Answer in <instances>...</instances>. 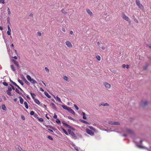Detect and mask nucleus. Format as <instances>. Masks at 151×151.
I'll list each match as a JSON object with an SVG mask.
<instances>
[{
  "instance_id": "obj_46",
  "label": "nucleus",
  "mask_w": 151,
  "mask_h": 151,
  "mask_svg": "<svg viewBox=\"0 0 151 151\" xmlns=\"http://www.w3.org/2000/svg\"><path fill=\"white\" fill-rule=\"evenodd\" d=\"M45 126L48 128L53 129V127L50 125H45Z\"/></svg>"
},
{
  "instance_id": "obj_7",
  "label": "nucleus",
  "mask_w": 151,
  "mask_h": 151,
  "mask_svg": "<svg viewBox=\"0 0 151 151\" xmlns=\"http://www.w3.org/2000/svg\"><path fill=\"white\" fill-rule=\"evenodd\" d=\"M136 146L139 148L145 149L147 150L148 151H151V148L150 149H149L146 147H144L142 145H138L137 144H136Z\"/></svg>"
},
{
  "instance_id": "obj_49",
  "label": "nucleus",
  "mask_w": 151,
  "mask_h": 151,
  "mask_svg": "<svg viewBox=\"0 0 151 151\" xmlns=\"http://www.w3.org/2000/svg\"><path fill=\"white\" fill-rule=\"evenodd\" d=\"M114 122V121H109V124H111L113 125Z\"/></svg>"
},
{
  "instance_id": "obj_33",
  "label": "nucleus",
  "mask_w": 151,
  "mask_h": 151,
  "mask_svg": "<svg viewBox=\"0 0 151 151\" xmlns=\"http://www.w3.org/2000/svg\"><path fill=\"white\" fill-rule=\"evenodd\" d=\"M96 58H97V60L99 61H100L101 60V57L99 55H96Z\"/></svg>"
},
{
  "instance_id": "obj_45",
  "label": "nucleus",
  "mask_w": 151,
  "mask_h": 151,
  "mask_svg": "<svg viewBox=\"0 0 151 151\" xmlns=\"http://www.w3.org/2000/svg\"><path fill=\"white\" fill-rule=\"evenodd\" d=\"M66 127H67L69 129H72V127L70 126L68 124H66Z\"/></svg>"
},
{
  "instance_id": "obj_41",
  "label": "nucleus",
  "mask_w": 151,
  "mask_h": 151,
  "mask_svg": "<svg viewBox=\"0 0 151 151\" xmlns=\"http://www.w3.org/2000/svg\"><path fill=\"white\" fill-rule=\"evenodd\" d=\"M15 91L16 92H17V93H18L19 94H22V93H21L19 92V90L17 89L16 88L15 89Z\"/></svg>"
},
{
  "instance_id": "obj_50",
  "label": "nucleus",
  "mask_w": 151,
  "mask_h": 151,
  "mask_svg": "<svg viewBox=\"0 0 151 151\" xmlns=\"http://www.w3.org/2000/svg\"><path fill=\"white\" fill-rule=\"evenodd\" d=\"M74 106L77 110H78L79 109L78 107L76 105L74 104Z\"/></svg>"
},
{
  "instance_id": "obj_9",
  "label": "nucleus",
  "mask_w": 151,
  "mask_h": 151,
  "mask_svg": "<svg viewBox=\"0 0 151 151\" xmlns=\"http://www.w3.org/2000/svg\"><path fill=\"white\" fill-rule=\"evenodd\" d=\"M8 31L7 32V34L8 35H11V30L10 27L9 25H8L7 26Z\"/></svg>"
},
{
  "instance_id": "obj_19",
  "label": "nucleus",
  "mask_w": 151,
  "mask_h": 151,
  "mask_svg": "<svg viewBox=\"0 0 151 151\" xmlns=\"http://www.w3.org/2000/svg\"><path fill=\"white\" fill-rule=\"evenodd\" d=\"M44 94L47 98H51V96L46 91L44 92Z\"/></svg>"
},
{
  "instance_id": "obj_58",
  "label": "nucleus",
  "mask_w": 151,
  "mask_h": 151,
  "mask_svg": "<svg viewBox=\"0 0 151 151\" xmlns=\"http://www.w3.org/2000/svg\"><path fill=\"white\" fill-rule=\"evenodd\" d=\"M41 82L44 84V85L45 86H46V84H45V83L43 81H41Z\"/></svg>"
},
{
  "instance_id": "obj_1",
  "label": "nucleus",
  "mask_w": 151,
  "mask_h": 151,
  "mask_svg": "<svg viewBox=\"0 0 151 151\" xmlns=\"http://www.w3.org/2000/svg\"><path fill=\"white\" fill-rule=\"evenodd\" d=\"M26 78L32 84H37V83L36 81L33 79V78H31V76L29 75H27L26 76Z\"/></svg>"
},
{
  "instance_id": "obj_29",
  "label": "nucleus",
  "mask_w": 151,
  "mask_h": 151,
  "mask_svg": "<svg viewBox=\"0 0 151 151\" xmlns=\"http://www.w3.org/2000/svg\"><path fill=\"white\" fill-rule=\"evenodd\" d=\"M10 67L12 71H15V69L13 65H10Z\"/></svg>"
},
{
  "instance_id": "obj_57",
  "label": "nucleus",
  "mask_w": 151,
  "mask_h": 151,
  "mask_svg": "<svg viewBox=\"0 0 151 151\" xmlns=\"http://www.w3.org/2000/svg\"><path fill=\"white\" fill-rule=\"evenodd\" d=\"M17 87L22 92H24L23 91L19 86Z\"/></svg>"
},
{
  "instance_id": "obj_2",
  "label": "nucleus",
  "mask_w": 151,
  "mask_h": 151,
  "mask_svg": "<svg viewBox=\"0 0 151 151\" xmlns=\"http://www.w3.org/2000/svg\"><path fill=\"white\" fill-rule=\"evenodd\" d=\"M122 17L123 19L128 21L129 23H130L131 21L129 19L127 16H126L124 14H123L122 15Z\"/></svg>"
},
{
  "instance_id": "obj_35",
  "label": "nucleus",
  "mask_w": 151,
  "mask_h": 151,
  "mask_svg": "<svg viewBox=\"0 0 151 151\" xmlns=\"http://www.w3.org/2000/svg\"><path fill=\"white\" fill-rule=\"evenodd\" d=\"M45 71L48 73H49L50 70L47 67H45Z\"/></svg>"
},
{
  "instance_id": "obj_42",
  "label": "nucleus",
  "mask_w": 151,
  "mask_h": 151,
  "mask_svg": "<svg viewBox=\"0 0 151 151\" xmlns=\"http://www.w3.org/2000/svg\"><path fill=\"white\" fill-rule=\"evenodd\" d=\"M7 11L8 12V14L10 15L11 14V12L10 11L9 8V7L7 8Z\"/></svg>"
},
{
  "instance_id": "obj_64",
  "label": "nucleus",
  "mask_w": 151,
  "mask_h": 151,
  "mask_svg": "<svg viewBox=\"0 0 151 151\" xmlns=\"http://www.w3.org/2000/svg\"><path fill=\"white\" fill-rule=\"evenodd\" d=\"M126 65L125 64H123L122 65V67L123 68H126Z\"/></svg>"
},
{
  "instance_id": "obj_6",
  "label": "nucleus",
  "mask_w": 151,
  "mask_h": 151,
  "mask_svg": "<svg viewBox=\"0 0 151 151\" xmlns=\"http://www.w3.org/2000/svg\"><path fill=\"white\" fill-rule=\"evenodd\" d=\"M65 43L66 45L68 47L70 48L72 47V44L69 41H66Z\"/></svg>"
},
{
  "instance_id": "obj_11",
  "label": "nucleus",
  "mask_w": 151,
  "mask_h": 151,
  "mask_svg": "<svg viewBox=\"0 0 151 151\" xmlns=\"http://www.w3.org/2000/svg\"><path fill=\"white\" fill-rule=\"evenodd\" d=\"M148 104V102L146 101H142L141 104V105L142 106H145L147 105Z\"/></svg>"
},
{
  "instance_id": "obj_62",
  "label": "nucleus",
  "mask_w": 151,
  "mask_h": 151,
  "mask_svg": "<svg viewBox=\"0 0 151 151\" xmlns=\"http://www.w3.org/2000/svg\"><path fill=\"white\" fill-rule=\"evenodd\" d=\"M62 30L64 32H65V28H62Z\"/></svg>"
},
{
  "instance_id": "obj_52",
  "label": "nucleus",
  "mask_w": 151,
  "mask_h": 151,
  "mask_svg": "<svg viewBox=\"0 0 151 151\" xmlns=\"http://www.w3.org/2000/svg\"><path fill=\"white\" fill-rule=\"evenodd\" d=\"M12 83L14 85H15L16 86V87H17L18 86V85H17V84L14 82H13V81H12Z\"/></svg>"
},
{
  "instance_id": "obj_15",
  "label": "nucleus",
  "mask_w": 151,
  "mask_h": 151,
  "mask_svg": "<svg viewBox=\"0 0 151 151\" xmlns=\"http://www.w3.org/2000/svg\"><path fill=\"white\" fill-rule=\"evenodd\" d=\"M50 105L52 108L54 109H56V107L55 104L53 103H51L50 104Z\"/></svg>"
},
{
  "instance_id": "obj_39",
  "label": "nucleus",
  "mask_w": 151,
  "mask_h": 151,
  "mask_svg": "<svg viewBox=\"0 0 151 151\" xmlns=\"http://www.w3.org/2000/svg\"><path fill=\"white\" fill-rule=\"evenodd\" d=\"M35 113L33 111H31L30 112V114L31 115H34Z\"/></svg>"
},
{
  "instance_id": "obj_12",
  "label": "nucleus",
  "mask_w": 151,
  "mask_h": 151,
  "mask_svg": "<svg viewBox=\"0 0 151 151\" xmlns=\"http://www.w3.org/2000/svg\"><path fill=\"white\" fill-rule=\"evenodd\" d=\"M67 111L73 115L75 114L74 111L70 107L69 108Z\"/></svg>"
},
{
  "instance_id": "obj_54",
  "label": "nucleus",
  "mask_w": 151,
  "mask_h": 151,
  "mask_svg": "<svg viewBox=\"0 0 151 151\" xmlns=\"http://www.w3.org/2000/svg\"><path fill=\"white\" fill-rule=\"evenodd\" d=\"M12 90V89L10 87H8V90L7 91H11Z\"/></svg>"
},
{
  "instance_id": "obj_40",
  "label": "nucleus",
  "mask_w": 151,
  "mask_h": 151,
  "mask_svg": "<svg viewBox=\"0 0 151 151\" xmlns=\"http://www.w3.org/2000/svg\"><path fill=\"white\" fill-rule=\"evenodd\" d=\"M5 0H0V3H2L3 4H4L5 3V2L4 1Z\"/></svg>"
},
{
  "instance_id": "obj_23",
  "label": "nucleus",
  "mask_w": 151,
  "mask_h": 151,
  "mask_svg": "<svg viewBox=\"0 0 151 151\" xmlns=\"http://www.w3.org/2000/svg\"><path fill=\"white\" fill-rule=\"evenodd\" d=\"M62 106L63 109L67 110H68V109L69 108V107H67L65 105H62Z\"/></svg>"
},
{
  "instance_id": "obj_37",
  "label": "nucleus",
  "mask_w": 151,
  "mask_h": 151,
  "mask_svg": "<svg viewBox=\"0 0 151 151\" xmlns=\"http://www.w3.org/2000/svg\"><path fill=\"white\" fill-rule=\"evenodd\" d=\"M34 116L37 119H39V117H38V115L36 113L34 115Z\"/></svg>"
},
{
  "instance_id": "obj_44",
  "label": "nucleus",
  "mask_w": 151,
  "mask_h": 151,
  "mask_svg": "<svg viewBox=\"0 0 151 151\" xmlns=\"http://www.w3.org/2000/svg\"><path fill=\"white\" fill-rule=\"evenodd\" d=\"M89 127L91 129L94 130V131L95 130V129L92 127L89 126Z\"/></svg>"
},
{
  "instance_id": "obj_51",
  "label": "nucleus",
  "mask_w": 151,
  "mask_h": 151,
  "mask_svg": "<svg viewBox=\"0 0 151 151\" xmlns=\"http://www.w3.org/2000/svg\"><path fill=\"white\" fill-rule=\"evenodd\" d=\"M47 138L49 139H50L51 140H53V138H52V137L51 136H49L47 137Z\"/></svg>"
},
{
  "instance_id": "obj_20",
  "label": "nucleus",
  "mask_w": 151,
  "mask_h": 151,
  "mask_svg": "<svg viewBox=\"0 0 151 151\" xmlns=\"http://www.w3.org/2000/svg\"><path fill=\"white\" fill-rule=\"evenodd\" d=\"M19 101L20 103L21 104H23V102H24V100L22 99V98L21 96H19Z\"/></svg>"
},
{
  "instance_id": "obj_60",
  "label": "nucleus",
  "mask_w": 151,
  "mask_h": 151,
  "mask_svg": "<svg viewBox=\"0 0 151 151\" xmlns=\"http://www.w3.org/2000/svg\"><path fill=\"white\" fill-rule=\"evenodd\" d=\"M10 86H11V87L12 88V89L13 90H15V88H14V87L13 86H12L11 85H10Z\"/></svg>"
},
{
  "instance_id": "obj_31",
  "label": "nucleus",
  "mask_w": 151,
  "mask_h": 151,
  "mask_svg": "<svg viewBox=\"0 0 151 151\" xmlns=\"http://www.w3.org/2000/svg\"><path fill=\"white\" fill-rule=\"evenodd\" d=\"M113 125H120V123L119 122H114Z\"/></svg>"
},
{
  "instance_id": "obj_56",
  "label": "nucleus",
  "mask_w": 151,
  "mask_h": 151,
  "mask_svg": "<svg viewBox=\"0 0 151 151\" xmlns=\"http://www.w3.org/2000/svg\"><path fill=\"white\" fill-rule=\"evenodd\" d=\"M37 35L38 36H41V32H37Z\"/></svg>"
},
{
  "instance_id": "obj_4",
  "label": "nucleus",
  "mask_w": 151,
  "mask_h": 151,
  "mask_svg": "<svg viewBox=\"0 0 151 151\" xmlns=\"http://www.w3.org/2000/svg\"><path fill=\"white\" fill-rule=\"evenodd\" d=\"M136 3L137 5L138 6V7L141 9H143L144 7L143 5L140 3V1L139 0H136Z\"/></svg>"
},
{
  "instance_id": "obj_26",
  "label": "nucleus",
  "mask_w": 151,
  "mask_h": 151,
  "mask_svg": "<svg viewBox=\"0 0 151 151\" xmlns=\"http://www.w3.org/2000/svg\"><path fill=\"white\" fill-rule=\"evenodd\" d=\"M17 148L19 150V151H25V150H24L22 149L21 148V147L19 146H18V147Z\"/></svg>"
},
{
  "instance_id": "obj_32",
  "label": "nucleus",
  "mask_w": 151,
  "mask_h": 151,
  "mask_svg": "<svg viewBox=\"0 0 151 151\" xmlns=\"http://www.w3.org/2000/svg\"><path fill=\"white\" fill-rule=\"evenodd\" d=\"M62 130L64 133L67 135H68V132L65 130L63 128H62Z\"/></svg>"
},
{
  "instance_id": "obj_18",
  "label": "nucleus",
  "mask_w": 151,
  "mask_h": 151,
  "mask_svg": "<svg viewBox=\"0 0 151 151\" xmlns=\"http://www.w3.org/2000/svg\"><path fill=\"white\" fill-rule=\"evenodd\" d=\"M109 104L108 103H106L104 104H101L99 105V106H109Z\"/></svg>"
},
{
  "instance_id": "obj_55",
  "label": "nucleus",
  "mask_w": 151,
  "mask_h": 151,
  "mask_svg": "<svg viewBox=\"0 0 151 151\" xmlns=\"http://www.w3.org/2000/svg\"><path fill=\"white\" fill-rule=\"evenodd\" d=\"M57 116L55 114H54V115L53 116V118L54 119H57Z\"/></svg>"
},
{
  "instance_id": "obj_27",
  "label": "nucleus",
  "mask_w": 151,
  "mask_h": 151,
  "mask_svg": "<svg viewBox=\"0 0 151 151\" xmlns=\"http://www.w3.org/2000/svg\"><path fill=\"white\" fill-rule=\"evenodd\" d=\"M2 109L4 111H6V108L5 106V105L4 104H3L2 105Z\"/></svg>"
},
{
  "instance_id": "obj_30",
  "label": "nucleus",
  "mask_w": 151,
  "mask_h": 151,
  "mask_svg": "<svg viewBox=\"0 0 151 151\" xmlns=\"http://www.w3.org/2000/svg\"><path fill=\"white\" fill-rule=\"evenodd\" d=\"M56 122L58 124H61L60 121L58 119H56Z\"/></svg>"
},
{
  "instance_id": "obj_34",
  "label": "nucleus",
  "mask_w": 151,
  "mask_h": 151,
  "mask_svg": "<svg viewBox=\"0 0 151 151\" xmlns=\"http://www.w3.org/2000/svg\"><path fill=\"white\" fill-rule=\"evenodd\" d=\"M14 64L17 67H18L19 65L18 64V63L16 61L14 60Z\"/></svg>"
},
{
  "instance_id": "obj_59",
  "label": "nucleus",
  "mask_w": 151,
  "mask_h": 151,
  "mask_svg": "<svg viewBox=\"0 0 151 151\" xmlns=\"http://www.w3.org/2000/svg\"><path fill=\"white\" fill-rule=\"evenodd\" d=\"M63 124V125L65 126H66V124H67L66 123H65L64 122H62Z\"/></svg>"
},
{
  "instance_id": "obj_21",
  "label": "nucleus",
  "mask_w": 151,
  "mask_h": 151,
  "mask_svg": "<svg viewBox=\"0 0 151 151\" xmlns=\"http://www.w3.org/2000/svg\"><path fill=\"white\" fill-rule=\"evenodd\" d=\"M30 94L32 96V98L33 99V100L35 99V96H36L35 95L34 93H32V92L30 93Z\"/></svg>"
},
{
  "instance_id": "obj_61",
  "label": "nucleus",
  "mask_w": 151,
  "mask_h": 151,
  "mask_svg": "<svg viewBox=\"0 0 151 151\" xmlns=\"http://www.w3.org/2000/svg\"><path fill=\"white\" fill-rule=\"evenodd\" d=\"M70 35H72L73 34V32L72 31H70Z\"/></svg>"
},
{
  "instance_id": "obj_63",
  "label": "nucleus",
  "mask_w": 151,
  "mask_h": 151,
  "mask_svg": "<svg viewBox=\"0 0 151 151\" xmlns=\"http://www.w3.org/2000/svg\"><path fill=\"white\" fill-rule=\"evenodd\" d=\"M40 90L42 91H44V90L42 88H40Z\"/></svg>"
},
{
  "instance_id": "obj_38",
  "label": "nucleus",
  "mask_w": 151,
  "mask_h": 151,
  "mask_svg": "<svg viewBox=\"0 0 151 151\" xmlns=\"http://www.w3.org/2000/svg\"><path fill=\"white\" fill-rule=\"evenodd\" d=\"M6 92H7V94L8 95L10 96H11L12 95L11 91H6Z\"/></svg>"
},
{
  "instance_id": "obj_43",
  "label": "nucleus",
  "mask_w": 151,
  "mask_h": 151,
  "mask_svg": "<svg viewBox=\"0 0 151 151\" xmlns=\"http://www.w3.org/2000/svg\"><path fill=\"white\" fill-rule=\"evenodd\" d=\"M38 119L40 121V122H43V119L42 118H39V119Z\"/></svg>"
},
{
  "instance_id": "obj_17",
  "label": "nucleus",
  "mask_w": 151,
  "mask_h": 151,
  "mask_svg": "<svg viewBox=\"0 0 151 151\" xmlns=\"http://www.w3.org/2000/svg\"><path fill=\"white\" fill-rule=\"evenodd\" d=\"M73 146L74 147V149L77 151H79L80 150V148L78 147L77 146H76L74 144H73Z\"/></svg>"
},
{
  "instance_id": "obj_13",
  "label": "nucleus",
  "mask_w": 151,
  "mask_h": 151,
  "mask_svg": "<svg viewBox=\"0 0 151 151\" xmlns=\"http://www.w3.org/2000/svg\"><path fill=\"white\" fill-rule=\"evenodd\" d=\"M52 96L54 97L55 98V99L56 100H57L59 102H60V103L62 102V101L61 100V99L58 96H57L56 97H55V96L53 95Z\"/></svg>"
},
{
  "instance_id": "obj_24",
  "label": "nucleus",
  "mask_w": 151,
  "mask_h": 151,
  "mask_svg": "<svg viewBox=\"0 0 151 151\" xmlns=\"http://www.w3.org/2000/svg\"><path fill=\"white\" fill-rule=\"evenodd\" d=\"M24 106L25 107V108L27 109H28V104L27 103L26 101H25L24 103Z\"/></svg>"
},
{
  "instance_id": "obj_22",
  "label": "nucleus",
  "mask_w": 151,
  "mask_h": 151,
  "mask_svg": "<svg viewBox=\"0 0 151 151\" xmlns=\"http://www.w3.org/2000/svg\"><path fill=\"white\" fill-rule=\"evenodd\" d=\"M34 101L38 105H40V101L37 99H35Z\"/></svg>"
},
{
  "instance_id": "obj_5",
  "label": "nucleus",
  "mask_w": 151,
  "mask_h": 151,
  "mask_svg": "<svg viewBox=\"0 0 151 151\" xmlns=\"http://www.w3.org/2000/svg\"><path fill=\"white\" fill-rule=\"evenodd\" d=\"M68 131L69 134H70L73 137L75 138L76 137V135L70 129H68Z\"/></svg>"
},
{
  "instance_id": "obj_36",
  "label": "nucleus",
  "mask_w": 151,
  "mask_h": 151,
  "mask_svg": "<svg viewBox=\"0 0 151 151\" xmlns=\"http://www.w3.org/2000/svg\"><path fill=\"white\" fill-rule=\"evenodd\" d=\"M81 122H83L84 123H85L86 124H88V123L86 121H85L84 120H81Z\"/></svg>"
},
{
  "instance_id": "obj_14",
  "label": "nucleus",
  "mask_w": 151,
  "mask_h": 151,
  "mask_svg": "<svg viewBox=\"0 0 151 151\" xmlns=\"http://www.w3.org/2000/svg\"><path fill=\"white\" fill-rule=\"evenodd\" d=\"M87 12L88 14L89 15L91 16H92L93 15V14L92 12L90 11L89 9H86Z\"/></svg>"
},
{
  "instance_id": "obj_25",
  "label": "nucleus",
  "mask_w": 151,
  "mask_h": 151,
  "mask_svg": "<svg viewBox=\"0 0 151 151\" xmlns=\"http://www.w3.org/2000/svg\"><path fill=\"white\" fill-rule=\"evenodd\" d=\"M83 116V119H86V114L85 113L83 112L82 113Z\"/></svg>"
},
{
  "instance_id": "obj_8",
  "label": "nucleus",
  "mask_w": 151,
  "mask_h": 151,
  "mask_svg": "<svg viewBox=\"0 0 151 151\" xmlns=\"http://www.w3.org/2000/svg\"><path fill=\"white\" fill-rule=\"evenodd\" d=\"M124 132H126L128 134L132 133L133 132L130 129H127L124 131Z\"/></svg>"
},
{
  "instance_id": "obj_28",
  "label": "nucleus",
  "mask_w": 151,
  "mask_h": 151,
  "mask_svg": "<svg viewBox=\"0 0 151 151\" xmlns=\"http://www.w3.org/2000/svg\"><path fill=\"white\" fill-rule=\"evenodd\" d=\"M18 81L22 85H24V83H23L22 81L19 79H18Z\"/></svg>"
},
{
  "instance_id": "obj_10",
  "label": "nucleus",
  "mask_w": 151,
  "mask_h": 151,
  "mask_svg": "<svg viewBox=\"0 0 151 151\" xmlns=\"http://www.w3.org/2000/svg\"><path fill=\"white\" fill-rule=\"evenodd\" d=\"M104 85L106 88H109L111 87V85L107 82H105L104 83Z\"/></svg>"
},
{
  "instance_id": "obj_3",
  "label": "nucleus",
  "mask_w": 151,
  "mask_h": 151,
  "mask_svg": "<svg viewBox=\"0 0 151 151\" xmlns=\"http://www.w3.org/2000/svg\"><path fill=\"white\" fill-rule=\"evenodd\" d=\"M86 132L91 136H93L94 135V133L91 130H90L88 128H86Z\"/></svg>"
},
{
  "instance_id": "obj_16",
  "label": "nucleus",
  "mask_w": 151,
  "mask_h": 151,
  "mask_svg": "<svg viewBox=\"0 0 151 151\" xmlns=\"http://www.w3.org/2000/svg\"><path fill=\"white\" fill-rule=\"evenodd\" d=\"M63 78L64 80L67 82L69 81V78L68 76H63Z\"/></svg>"
},
{
  "instance_id": "obj_48",
  "label": "nucleus",
  "mask_w": 151,
  "mask_h": 151,
  "mask_svg": "<svg viewBox=\"0 0 151 151\" xmlns=\"http://www.w3.org/2000/svg\"><path fill=\"white\" fill-rule=\"evenodd\" d=\"M24 80L25 83L27 84H28V83H29V82L25 78H24Z\"/></svg>"
},
{
  "instance_id": "obj_53",
  "label": "nucleus",
  "mask_w": 151,
  "mask_h": 151,
  "mask_svg": "<svg viewBox=\"0 0 151 151\" xmlns=\"http://www.w3.org/2000/svg\"><path fill=\"white\" fill-rule=\"evenodd\" d=\"M61 11L62 12L65 14L67 13V12H65L64 9H62Z\"/></svg>"
},
{
  "instance_id": "obj_47",
  "label": "nucleus",
  "mask_w": 151,
  "mask_h": 151,
  "mask_svg": "<svg viewBox=\"0 0 151 151\" xmlns=\"http://www.w3.org/2000/svg\"><path fill=\"white\" fill-rule=\"evenodd\" d=\"M3 84L5 86H8V83H7L6 82H3Z\"/></svg>"
}]
</instances>
